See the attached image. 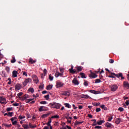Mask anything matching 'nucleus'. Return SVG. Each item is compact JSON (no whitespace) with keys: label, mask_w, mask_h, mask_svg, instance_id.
Instances as JSON below:
<instances>
[{"label":"nucleus","mask_w":129,"mask_h":129,"mask_svg":"<svg viewBox=\"0 0 129 129\" xmlns=\"http://www.w3.org/2000/svg\"><path fill=\"white\" fill-rule=\"evenodd\" d=\"M49 105L51 108H56V109H59L61 107V105L57 103H50Z\"/></svg>","instance_id":"obj_1"},{"label":"nucleus","mask_w":129,"mask_h":129,"mask_svg":"<svg viewBox=\"0 0 129 129\" xmlns=\"http://www.w3.org/2000/svg\"><path fill=\"white\" fill-rule=\"evenodd\" d=\"M32 82V79L30 78L25 79L24 81L22 83L23 86H26L28 83Z\"/></svg>","instance_id":"obj_2"},{"label":"nucleus","mask_w":129,"mask_h":129,"mask_svg":"<svg viewBox=\"0 0 129 129\" xmlns=\"http://www.w3.org/2000/svg\"><path fill=\"white\" fill-rule=\"evenodd\" d=\"M0 103L1 104H7V99L5 97H0Z\"/></svg>","instance_id":"obj_3"},{"label":"nucleus","mask_w":129,"mask_h":129,"mask_svg":"<svg viewBox=\"0 0 129 129\" xmlns=\"http://www.w3.org/2000/svg\"><path fill=\"white\" fill-rule=\"evenodd\" d=\"M111 75H114L115 76H116L117 78H119V77H121V80L124 79V77L122 76V73H120L118 74H115L114 73H111Z\"/></svg>","instance_id":"obj_4"},{"label":"nucleus","mask_w":129,"mask_h":129,"mask_svg":"<svg viewBox=\"0 0 129 129\" xmlns=\"http://www.w3.org/2000/svg\"><path fill=\"white\" fill-rule=\"evenodd\" d=\"M59 94L64 96H69L70 95V92L62 91Z\"/></svg>","instance_id":"obj_5"},{"label":"nucleus","mask_w":129,"mask_h":129,"mask_svg":"<svg viewBox=\"0 0 129 129\" xmlns=\"http://www.w3.org/2000/svg\"><path fill=\"white\" fill-rule=\"evenodd\" d=\"M110 88L111 91L114 92L118 88V87L116 85H111Z\"/></svg>","instance_id":"obj_6"},{"label":"nucleus","mask_w":129,"mask_h":129,"mask_svg":"<svg viewBox=\"0 0 129 129\" xmlns=\"http://www.w3.org/2000/svg\"><path fill=\"white\" fill-rule=\"evenodd\" d=\"M32 78L33 79V81L34 83H38L39 82V79H38V77H37V76L36 75H33L32 76Z\"/></svg>","instance_id":"obj_7"},{"label":"nucleus","mask_w":129,"mask_h":129,"mask_svg":"<svg viewBox=\"0 0 129 129\" xmlns=\"http://www.w3.org/2000/svg\"><path fill=\"white\" fill-rule=\"evenodd\" d=\"M64 85V83H62V82H60L59 81L56 82V88H59V87H62Z\"/></svg>","instance_id":"obj_8"},{"label":"nucleus","mask_w":129,"mask_h":129,"mask_svg":"<svg viewBox=\"0 0 129 129\" xmlns=\"http://www.w3.org/2000/svg\"><path fill=\"white\" fill-rule=\"evenodd\" d=\"M123 87L126 88V89H129V83L126 81H124L123 83Z\"/></svg>","instance_id":"obj_9"},{"label":"nucleus","mask_w":129,"mask_h":129,"mask_svg":"<svg viewBox=\"0 0 129 129\" xmlns=\"http://www.w3.org/2000/svg\"><path fill=\"white\" fill-rule=\"evenodd\" d=\"M20 89H22V85H21L20 84H17L15 85L16 91H18V90H20Z\"/></svg>","instance_id":"obj_10"},{"label":"nucleus","mask_w":129,"mask_h":129,"mask_svg":"<svg viewBox=\"0 0 129 129\" xmlns=\"http://www.w3.org/2000/svg\"><path fill=\"white\" fill-rule=\"evenodd\" d=\"M63 75H64L63 73H59V72H56L55 74V77H56V78H57V77H59V76H60V77H63Z\"/></svg>","instance_id":"obj_11"},{"label":"nucleus","mask_w":129,"mask_h":129,"mask_svg":"<svg viewBox=\"0 0 129 129\" xmlns=\"http://www.w3.org/2000/svg\"><path fill=\"white\" fill-rule=\"evenodd\" d=\"M89 76L90 78H96V77H97V75L93 72H91Z\"/></svg>","instance_id":"obj_12"},{"label":"nucleus","mask_w":129,"mask_h":129,"mask_svg":"<svg viewBox=\"0 0 129 129\" xmlns=\"http://www.w3.org/2000/svg\"><path fill=\"white\" fill-rule=\"evenodd\" d=\"M89 92H90L91 93H93V94H99V93H100L99 91H95L94 90H91L89 91Z\"/></svg>","instance_id":"obj_13"},{"label":"nucleus","mask_w":129,"mask_h":129,"mask_svg":"<svg viewBox=\"0 0 129 129\" xmlns=\"http://www.w3.org/2000/svg\"><path fill=\"white\" fill-rule=\"evenodd\" d=\"M12 76L14 78L18 77V71H13L12 73Z\"/></svg>","instance_id":"obj_14"},{"label":"nucleus","mask_w":129,"mask_h":129,"mask_svg":"<svg viewBox=\"0 0 129 129\" xmlns=\"http://www.w3.org/2000/svg\"><path fill=\"white\" fill-rule=\"evenodd\" d=\"M72 82L75 85H78V84H79V82H78V80H77L76 78H74Z\"/></svg>","instance_id":"obj_15"},{"label":"nucleus","mask_w":129,"mask_h":129,"mask_svg":"<svg viewBox=\"0 0 129 129\" xmlns=\"http://www.w3.org/2000/svg\"><path fill=\"white\" fill-rule=\"evenodd\" d=\"M3 126H5V127H8V128H10V127H12V124H7V123H3L2 124Z\"/></svg>","instance_id":"obj_16"},{"label":"nucleus","mask_w":129,"mask_h":129,"mask_svg":"<svg viewBox=\"0 0 129 129\" xmlns=\"http://www.w3.org/2000/svg\"><path fill=\"white\" fill-rule=\"evenodd\" d=\"M105 126L106 127H111V126H112V124L107 122L106 123H105Z\"/></svg>","instance_id":"obj_17"},{"label":"nucleus","mask_w":129,"mask_h":129,"mask_svg":"<svg viewBox=\"0 0 129 129\" xmlns=\"http://www.w3.org/2000/svg\"><path fill=\"white\" fill-rule=\"evenodd\" d=\"M75 69H76V72H81L82 71V68L81 67H76Z\"/></svg>","instance_id":"obj_18"},{"label":"nucleus","mask_w":129,"mask_h":129,"mask_svg":"<svg viewBox=\"0 0 129 129\" xmlns=\"http://www.w3.org/2000/svg\"><path fill=\"white\" fill-rule=\"evenodd\" d=\"M81 98H91V97H90L89 96H88V95H84L83 94L81 96Z\"/></svg>","instance_id":"obj_19"},{"label":"nucleus","mask_w":129,"mask_h":129,"mask_svg":"<svg viewBox=\"0 0 129 129\" xmlns=\"http://www.w3.org/2000/svg\"><path fill=\"white\" fill-rule=\"evenodd\" d=\"M30 64H34L35 62H37V60L33 59L32 58H30L29 61Z\"/></svg>","instance_id":"obj_20"},{"label":"nucleus","mask_w":129,"mask_h":129,"mask_svg":"<svg viewBox=\"0 0 129 129\" xmlns=\"http://www.w3.org/2000/svg\"><path fill=\"white\" fill-rule=\"evenodd\" d=\"M29 127H30V128H34L37 127V125H36V124L33 125V124H32V123H29Z\"/></svg>","instance_id":"obj_21"},{"label":"nucleus","mask_w":129,"mask_h":129,"mask_svg":"<svg viewBox=\"0 0 129 129\" xmlns=\"http://www.w3.org/2000/svg\"><path fill=\"white\" fill-rule=\"evenodd\" d=\"M121 121V119L120 118H116L115 122L117 124H119V123H120Z\"/></svg>","instance_id":"obj_22"},{"label":"nucleus","mask_w":129,"mask_h":129,"mask_svg":"<svg viewBox=\"0 0 129 129\" xmlns=\"http://www.w3.org/2000/svg\"><path fill=\"white\" fill-rule=\"evenodd\" d=\"M100 107L102 109H104V110H107V107H105V105L104 104L101 105Z\"/></svg>","instance_id":"obj_23"},{"label":"nucleus","mask_w":129,"mask_h":129,"mask_svg":"<svg viewBox=\"0 0 129 129\" xmlns=\"http://www.w3.org/2000/svg\"><path fill=\"white\" fill-rule=\"evenodd\" d=\"M44 110H45V106H41L39 108V111H44Z\"/></svg>","instance_id":"obj_24"},{"label":"nucleus","mask_w":129,"mask_h":129,"mask_svg":"<svg viewBox=\"0 0 129 129\" xmlns=\"http://www.w3.org/2000/svg\"><path fill=\"white\" fill-rule=\"evenodd\" d=\"M104 122V120L98 121L97 122V124H98L99 125H101V124H102Z\"/></svg>","instance_id":"obj_25"},{"label":"nucleus","mask_w":129,"mask_h":129,"mask_svg":"<svg viewBox=\"0 0 129 129\" xmlns=\"http://www.w3.org/2000/svg\"><path fill=\"white\" fill-rule=\"evenodd\" d=\"M32 100H34V99H26L25 100V102H26V103H29V102H31V101H32Z\"/></svg>","instance_id":"obj_26"},{"label":"nucleus","mask_w":129,"mask_h":129,"mask_svg":"<svg viewBox=\"0 0 129 129\" xmlns=\"http://www.w3.org/2000/svg\"><path fill=\"white\" fill-rule=\"evenodd\" d=\"M83 122H84V121H76V122L75 123V124H76V125H77L78 124H81L82 123H83Z\"/></svg>","instance_id":"obj_27"},{"label":"nucleus","mask_w":129,"mask_h":129,"mask_svg":"<svg viewBox=\"0 0 129 129\" xmlns=\"http://www.w3.org/2000/svg\"><path fill=\"white\" fill-rule=\"evenodd\" d=\"M53 86L51 85H49L46 87L47 90H51L52 89Z\"/></svg>","instance_id":"obj_28"},{"label":"nucleus","mask_w":129,"mask_h":129,"mask_svg":"<svg viewBox=\"0 0 129 129\" xmlns=\"http://www.w3.org/2000/svg\"><path fill=\"white\" fill-rule=\"evenodd\" d=\"M80 75L81 76L82 78H86V77L85 76V74L83 73H80Z\"/></svg>","instance_id":"obj_29"},{"label":"nucleus","mask_w":129,"mask_h":129,"mask_svg":"<svg viewBox=\"0 0 129 129\" xmlns=\"http://www.w3.org/2000/svg\"><path fill=\"white\" fill-rule=\"evenodd\" d=\"M70 73H73V74H75L76 73V70H69Z\"/></svg>","instance_id":"obj_30"},{"label":"nucleus","mask_w":129,"mask_h":129,"mask_svg":"<svg viewBox=\"0 0 129 129\" xmlns=\"http://www.w3.org/2000/svg\"><path fill=\"white\" fill-rule=\"evenodd\" d=\"M23 127H24V129H28L29 128V125L28 124H23L22 125Z\"/></svg>","instance_id":"obj_31"},{"label":"nucleus","mask_w":129,"mask_h":129,"mask_svg":"<svg viewBox=\"0 0 129 129\" xmlns=\"http://www.w3.org/2000/svg\"><path fill=\"white\" fill-rule=\"evenodd\" d=\"M27 98H29V95H25L23 97L22 99H23V100H25L27 99Z\"/></svg>","instance_id":"obj_32"},{"label":"nucleus","mask_w":129,"mask_h":129,"mask_svg":"<svg viewBox=\"0 0 129 129\" xmlns=\"http://www.w3.org/2000/svg\"><path fill=\"white\" fill-rule=\"evenodd\" d=\"M51 122H52V120L51 119H49L47 123V125H48V126H51Z\"/></svg>","instance_id":"obj_33"},{"label":"nucleus","mask_w":129,"mask_h":129,"mask_svg":"<svg viewBox=\"0 0 129 129\" xmlns=\"http://www.w3.org/2000/svg\"><path fill=\"white\" fill-rule=\"evenodd\" d=\"M18 118L19 119H24V118H26V116H25V115H23V116L19 115Z\"/></svg>","instance_id":"obj_34"},{"label":"nucleus","mask_w":129,"mask_h":129,"mask_svg":"<svg viewBox=\"0 0 129 129\" xmlns=\"http://www.w3.org/2000/svg\"><path fill=\"white\" fill-rule=\"evenodd\" d=\"M84 85L85 86H88V82L86 81L85 80H84Z\"/></svg>","instance_id":"obj_35"},{"label":"nucleus","mask_w":129,"mask_h":129,"mask_svg":"<svg viewBox=\"0 0 129 129\" xmlns=\"http://www.w3.org/2000/svg\"><path fill=\"white\" fill-rule=\"evenodd\" d=\"M28 91H30V92H31V93H34V92L35 91L34 90V88H30L29 89H28Z\"/></svg>","instance_id":"obj_36"},{"label":"nucleus","mask_w":129,"mask_h":129,"mask_svg":"<svg viewBox=\"0 0 129 129\" xmlns=\"http://www.w3.org/2000/svg\"><path fill=\"white\" fill-rule=\"evenodd\" d=\"M49 79L50 81H52L53 79H54V78L53 77V76H52V75L50 74L49 75Z\"/></svg>","instance_id":"obj_37"},{"label":"nucleus","mask_w":129,"mask_h":129,"mask_svg":"<svg viewBox=\"0 0 129 129\" xmlns=\"http://www.w3.org/2000/svg\"><path fill=\"white\" fill-rule=\"evenodd\" d=\"M92 104L94 106H99V105H100V103H94Z\"/></svg>","instance_id":"obj_38"},{"label":"nucleus","mask_w":129,"mask_h":129,"mask_svg":"<svg viewBox=\"0 0 129 129\" xmlns=\"http://www.w3.org/2000/svg\"><path fill=\"white\" fill-rule=\"evenodd\" d=\"M47 73H48V71H47V70L46 69H44L43 70V74L44 76H46V74H47Z\"/></svg>","instance_id":"obj_39"},{"label":"nucleus","mask_w":129,"mask_h":129,"mask_svg":"<svg viewBox=\"0 0 129 129\" xmlns=\"http://www.w3.org/2000/svg\"><path fill=\"white\" fill-rule=\"evenodd\" d=\"M39 89L43 90L44 89V84H42L39 86Z\"/></svg>","instance_id":"obj_40"},{"label":"nucleus","mask_w":129,"mask_h":129,"mask_svg":"<svg viewBox=\"0 0 129 129\" xmlns=\"http://www.w3.org/2000/svg\"><path fill=\"white\" fill-rule=\"evenodd\" d=\"M64 105H65L66 107H67L68 108H70V107H71L70 106V104H69V103H64Z\"/></svg>","instance_id":"obj_41"},{"label":"nucleus","mask_w":129,"mask_h":129,"mask_svg":"<svg viewBox=\"0 0 129 129\" xmlns=\"http://www.w3.org/2000/svg\"><path fill=\"white\" fill-rule=\"evenodd\" d=\"M48 115H49V114H45L42 115V118H46V117H47L48 116Z\"/></svg>","instance_id":"obj_42"},{"label":"nucleus","mask_w":129,"mask_h":129,"mask_svg":"<svg viewBox=\"0 0 129 129\" xmlns=\"http://www.w3.org/2000/svg\"><path fill=\"white\" fill-rule=\"evenodd\" d=\"M51 118H59V115H54L51 116Z\"/></svg>","instance_id":"obj_43"},{"label":"nucleus","mask_w":129,"mask_h":129,"mask_svg":"<svg viewBox=\"0 0 129 129\" xmlns=\"http://www.w3.org/2000/svg\"><path fill=\"white\" fill-rule=\"evenodd\" d=\"M94 128H95V129H101V128H102V127L101 126L97 125V126H95L94 127Z\"/></svg>","instance_id":"obj_44"},{"label":"nucleus","mask_w":129,"mask_h":129,"mask_svg":"<svg viewBox=\"0 0 129 129\" xmlns=\"http://www.w3.org/2000/svg\"><path fill=\"white\" fill-rule=\"evenodd\" d=\"M40 104H47V102L46 101H42L40 102Z\"/></svg>","instance_id":"obj_45"},{"label":"nucleus","mask_w":129,"mask_h":129,"mask_svg":"<svg viewBox=\"0 0 129 129\" xmlns=\"http://www.w3.org/2000/svg\"><path fill=\"white\" fill-rule=\"evenodd\" d=\"M6 70L7 72H8V73H10V67H7L6 68Z\"/></svg>","instance_id":"obj_46"},{"label":"nucleus","mask_w":129,"mask_h":129,"mask_svg":"<svg viewBox=\"0 0 129 129\" xmlns=\"http://www.w3.org/2000/svg\"><path fill=\"white\" fill-rule=\"evenodd\" d=\"M11 62L12 63H15V62H16V58H15V57H13V59L11 60Z\"/></svg>","instance_id":"obj_47"},{"label":"nucleus","mask_w":129,"mask_h":129,"mask_svg":"<svg viewBox=\"0 0 129 129\" xmlns=\"http://www.w3.org/2000/svg\"><path fill=\"white\" fill-rule=\"evenodd\" d=\"M118 110H119V111L121 112V111H123L124 109L122 107H119L118 109Z\"/></svg>","instance_id":"obj_48"},{"label":"nucleus","mask_w":129,"mask_h":129,"mask_svg":"<svg viewBox=\"0 0 129 129\" xmlns=\"http://www.w3.org/2000/svg\"><path fill=\"white\" fill-rule=\"evenodd\" d=\"M49 95H46V96H44V98H45L46 100H49Z\"/></svg>","instance_id":"obj_49"},{"label":"nucleus","mask_w":129,"mask_h":129,"mask_svg":"<svg viewBox=\"0 0 129 129\" xmlns=\"http://www.w3.org/2000/svg\"><path fill=\"white\" fill-rule=\"evenodd\" d=\"M100 82H101L100 79H96L95 83H100Z\"/></svg>","instance_id":"obj_50"},{"label":"nucleus","mask_w":129,"mask_h":129,"mask_svg":"<svg viewBox=\"0 0 129 129\" xmlns=\"http://www.w3.org/2000/svg\"><path fill=\"white\" fill-rule=\"evenodd\" d=\"M59 71H60V72L61 73H64V69L62 68H59Z\"/></svg>","instance_id":"obj_51"},{"label":"nucleus","mask_w":129,"mask_h":129,"mask_svg":"<svg viewBox=\"0 0 129 129\" xmlns=\"http://www.w3.org/2000/svg\"><path fill=\"white\" fill-rule=\"evenodd\" d=\"M109 63H110V64H112V63H114V60L112 59H110Z\"/></svg>","instance_id":"obj_52"},{"label":"nucleus","mask_w":129,"mask_h":129,"mask_svg":"<svg viewBox=\"0 0 129 129\" xmlns=\"http://www.w3.org/2000/svg\"><path fill=\"white\" fill-rule=\"evenodd\" d=\"M13 112H9L8 113V116L12 117V116H13Z\"/></svg>","instance_id":"obj_53"},{"label":"nucleus","mask_w":129,"mask_h":129,"mask_svg":"<svg viewBox=\"0 0 129 129\" xmlns=\"http://www.w3.org/2000/svg\"><path fill=\"white\" fill-rule=\"evenodd\" d=\"M113 118L112 116L109 117L108 118L107 121H111V120Z\"/></svg>","instance_id":"obj_54"},{"label":"nucleus","mask_w":129,"mask_h":129,"mask_svg":"<svg viewBox=\"0 0 129 129\" xmlns=\"http://www.w3.org/2000/svg\"><path fill=\"white\" fill-rule=\"evenodd\" d=\"M101 110V109L100 108H97L96 109V112H99Z\"/></svg>","instance_id":"obj_55"},{"label":"nucleus","mask_w":129,"mask_h":129,"mask_svg":"<svg viewBox=\"0 0 129 129\" xmlns=\"http://www.w3.org/2000/svg\"><path fill=\"white\" fill-rule=\"evenodd\" d=\"M23 75L27 77L28 76V74H27V72H23Z\"/></svg>","instance_id":"obj_56"},{"label":"nucleus","mask_w":129,"mask_h":129,"mask_svg":"<svg viewBox=\"0 0 129 129\" xmlns=\"http://www.w3.org/2000/svg\"><path fill=\"white\" fill-rule=\"evenodd\" d=\"M13 105V106H19V105H20V104H19V103H14Z\"/></svg>","instance_id":"obj_57"},{"label":"nucleus","mask_w":129,"mask_h":129,"mask_svg":"<svg viewBox=\"0 0 129 129\" xmlns=\"http://www.w3.org/2000/svg\"><path fill=\"white\" fill-rule=\"evenodd\" d=\"M23 95V93L22 92H20L17 94V96L18 97H20V96H22Z\"/></svg>","instance_id":"obj_58"},{"label":"nucleus","mask_w":129,"mask_h":129,"mask_svg":"<svg viewBox=\"0 0 129 129\" xmlns=\"http://www.w3.org/2000/svg\"><path fill=\"white\" fill-rule=\"evenodd\" d=\"M13 109V108L12 107H9L7 108V111H11Z\"/></svg>","instance_id":"obj_59"},{"label":"nucleus","mask_w":129,"mask_h":129,"mask_svg":"<svg viewBox=\"0 0 129 129\" xmlns=\"http://www.w3.org/2000/svg\"><path fill=\"white\" fill-rule=\"evenodd\" d=\"M17 120H15V121H13V122H12V124L13 125H15V124H17Z\"/></svg>","instance_id":"obj_60"},{"label":"nucleus","mask_w":129,"mask_h":129,"mask_svg":"<svg viewBox=\"0 0 129 129\" xmlns=\"http://www.w3.org/2000/svg\"><path fill=\"white\" fill-rule=\"evenodd\" d=\"M16 118H17V117H12V118H11V121H12V122H13V121H14V119H16Z\"/></svg>","instance_id":"obj_61"},{"label":"nucleus","mask_w":129,"mask_h":129,"mask_svg":"<svg viewBox=\"0 0 129 129\" xmlns=\"http://www.w3.org/2000/svg\"><path fill=\"white\" fill-rule=\"evenodd\" d=\"M33 97H35V98L39 97V94H36V95H33Z\"/></svg>","instance_id":"obj_62"},{"label":"nucleus","mask_w":129,"mask_h":129,"mask_svg":"<svg viewBox=\"0 0 129 129\" xmlns=\"http://www.w3.org/2000/svg\"><path fill=\"white\" fill-rule=\"evenodd\" d=\"M97 124V122H94V123L92 124L93 126H95Z\"/></svg>","instance_id":"obj_63"},{"label":"nucleus","mask_w":129,"mask_h":129,"mask_svg":"<svg viewBox=\"0 0 129 129\" xmlns=\"http://www.w3.org/2000/svg\"><path fill=\"white\" fill-rule=\"evenodd\" d=\"M43 129H49V126H44V127L43 128Z\"/></svg>","instance_id":"obj_64"}]
</instances>
